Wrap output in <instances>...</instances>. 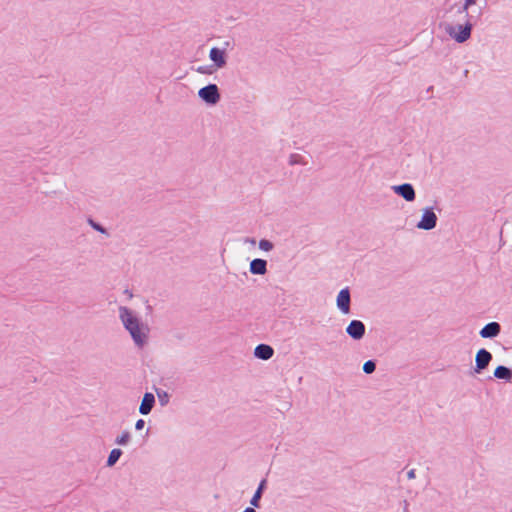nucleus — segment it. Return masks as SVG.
<instances>
[{
    "label": "nucleus",
    "mask_w": 512,
    "mask_h": 512,
    "mask_svg": "<svg viewBox=\"0 0 512 512\" xmlns=\"http://www.w3.org/2000/svg\"><path fill=\"white\" fill-rule=\"evenodd\" d=\"M119 319L130 334L134 344L142 348L148 341L149 327L141 321L137 314L126 306L118 308Z\"/></svg>",
    "instance_id": "obj_1"
},
{
    "label": "nucleus",
    "mask_w": 512,
    "mask_h": 512,
    "mask_svg": "<svg viewBox=\"0 0 512 512\" xmlns=\"http://www.w3.org/2000/svg\"><path fill=\"white\" fill-rule=\"evenodd\" d=\"M462 24L449 23L445 26V32L457 43H464L471 37L473 25L469 18Z\"/></svg>",
    "instance_id": "obj_2"
},
{
    "label": "nucleus",
    "mask_w": 512,
    "mask_h": 512,
    "mask_svg": "<svg viewBox=\"0 0 512 512\" xmlns=\"http://www.w3.org/2000/svg\"><path fill=\"white\" fill-rule=\"evenodd\" d=\"M438 217L434 212L433 207H425L422 209L421 219L417 223L416 227L421 230H432L437 225Z\"/></svg>",
    "instance_id": "obj_3"
},
{
    "label": "nucleus",
    "mask_w": 512,
    "mask_h": 512,
    "mask_svg": "<svg viewBox=\"0 0 512 512\" xmlns=\"http://www.w3.org/2000/svg\"><path fill=\"white\" fill-rule=\"evenodd\" d=\"M198 96L209 105H215L220 100V93L216 84H209L201 88L198 91Z\"/></svg>",
    "instance_id": "obj_4"
},
{
    "label": "nucleus",
    "mask_w": 512,
    "mask_h": 512,
    "mask_svg": "<svg viewBox=\"0 0 512 512\" xmlns=\"http://www.w3.org/2000/svg\"><path fill=\"white\" fill-rule=\"evenodd\" d=\"M393 192L397 194L398 196L402 197L407 202H412L416 198V192L412 184L410 183H403L400 185H393L391 187Z\"/></svg>",
    "instance_id": "obj_5"
},
{
    "label": "nucleus",
    "mask_w": 512,
    "mask_h": 512,
    "mask_svg": "<svg viewBox=\"0 0 512 512\" xmlns=\"http://www.w3.org/2000/svg\"><path fill=\"white\" fill-rule=\"evenodd\" d=\"M209 59L213 62L215 69H221L226 66V48L212 47L209 52Z\"/></svg>",
    "instance_id": "obj_6"
},
{
    "label": "nucleus",
    "mask_w": 512,
    "mask_h": 512,
    "mask_svg": "<svg viewBox=\"0 0 512 512\" xmlns=\"http://www.w3.org/2000/svg\"><path fill=\"white\" fill-rule=\"evenodd\" d=\"M491 360L492 354L488 350L484 348L478 350L475 356V372L480 373L481 371L486 369Z\"/></svg>",
    "instance_id": "obj_7"
},
{
    "label": "nucleus",
    "mask_w": 512,
    "mask_h": 512,
    "mask_svg": "<svg viewBox=\"0 0 512 512\" xmlns=\"http://www.w3.org/2000/svg\"><path fill=\"white\" fill-rule=\"evenodd\" d=\"M366 327L360 320H352L346 327V333L353 340H361L365 335Z\"/></svg>",
    "instance_id": "obj_8"
},
{
    "label": "nucleus",
    "mask_w": 512,
    "mask_h": 512,
    "mask_svg": "<svg viewBox=\"0 0 512 512\" xmlns=\"http://www.w3.org/2000/svg\"><path fill=\"white\" fill-rule=\"evenodd\" d=\"M351 296L349 288L341 289L337 295L336 305L343 314L350 313Z\"/></svg>",
    "instance_id": "obj_9"
},
{
    "label": "nucleus",
    "mask_w": 512,
    "mask_h": 512,
    "mask_svg": "<svg viewBox=\"0 0 512 512\" xmlns=\"http://www.w3.org/2000/svg\"><path fill=\"white\" fill-rule=\"evenodd\" d=\"M501 332V325L498 322H489L479 332L480 337L484 339H492L497 337Z\"/></svg>",
    "instance_id": "obj_10"
},
{
    "label": "nucleus",
    "mask_w": 512,
    "mask_h": 512,
    "mask_svg": "<svg viewBox=\"0 0 512 512\" xmlns=\"http://www.w3.org/2000/svg\"><path fill=\"white\" fill-rule=\"evenodd\" d=\"M154 405H155L154 395L149 392L145 393L142 398L140 407H139V413L142 415H148L152 411Z\"/></svg>",
    "instance_id": "obj_11"
},
{
    "label": "nucleus",
    "mask_w": 512,
    "mask_h": 512,
    "mask_svg": "<svg viewBox=\"0 0 512 512\" xmlns=\"http://www.w3.org/2000/svg\"><path fill=\"white\" fill-rule=\"evenodd\" d=\"M478 0H464L463 4H454L450 8V12L455 10V14L462 16L463 19L469 18L468 9L470 6L475 5Z\"/></svg>",
    "instance_id": "obj_12"
},
{
    "label": "nucleus",
    "mask_w": 512,
    "mask_h": 512,
    "mask_svg": "<svg viewBox=\"0 0 512 512\" xmlns=\"http://www.w3.org/2000/svg\"><path fill=\"white\" fill-rule=\"evenodd\" d=\"M249 270L255 275H264L267 272V261L256 258L250 262Z\"/></svg>",
    "instance_id": "obj_13"
},
{
    "label": "nucleus",
    "mask_w": 512,
    "mask_h": 512,
    "mask_svg": "<svg viewBox=\"0 0 512 512\" xmlns=\"http://www.w3.org/2000/svg\"><path fill=\"white\" fill-rule=\"evenodd\" d=\"M274 354V350L271 346L266 344H259L254 350V355L262 360L270 359Z\"/></svg>",
    "instance_id": "obj_14"
},
{
    "label": "nucleus",
    "mask_w": 512,
    "mask_h": 512,
    "mask_svg": "<svg viewBox=\"0 0 512 512\" xmlns=\"http://www.w3.org/2000/svg\"><path fill=\"white\" fill-rule=\"evenodd\" d=\"M266 485H267V480L266 479H262L254 493V495L252 496V498L250 499V504L251 506L255 507V508H258L260 506V499L262 497V494L266 488Z\"/></svg>",
    "instance_id": "obj_15"
},
{
    "label": "nucleus",
    "mask_w": 512,
    "mask_h": 512,
    "mask_svg": "<svg viewBox=\"0 0 512 512\" xmlns=\"http://www.w3.org/2000/svg\"><path fill=\"white\" fill-rule=\"evenodd\" d=\"M494 377L509 381L512 377V371L508 367L500 365L494 370Z\"/></svg>",
    "instance_id": "obj_16"
},
{
    "label": "nucleus",
    "mask_w": 512,
    "mask_h": 512,
    "mask_svg": "<svg viewBox=\"0 0 512 512\" xmlns=\"http://www.w3.org/2000/svg\"><path fill=\"white\" fill-rule=\"evenodd\" d=\"M122 455V450L119 449V448H114L111 450L109 456H108V459H107V466L108 467H112L114 466L117 461L119 460V458L121 457Z\"/></svg>",
    "instance_id": "obj_17"
},
{
    "label": "nucleus",
    "mask_w": 512,
    "mask_h": 512,
    "mask_svg": "<svg viewBox=\"0 0 512 512\" xmlns=\"http://www.w3.org/2000/svg\"><path fill=\"white\" fill-rule=\"evenodd\" d=\"M131 439V434L129 431H123L121 435L117 436L115 439V443L120 446H125Z\"/></svg>",
    "instance_id": "obj_18"
},
{
    "label": "nucleus",
    "mask_w": 512,
    "mask_h": 512,
    "mask_svg": "<svg viewBox=\"0 0 512 512\" xmlns=\"http://www.w3.org/2000/svg\"><path fill=\"white\" fill-rule=\"evenodd\" d=\"M363 372L366 374H372L376 369V363L373 360H368L363 364Z\"/></svg>",
    "instance_id": "obj_19"
},
{
    "label": "nucleus",
    "mask_w": 512,
    "mask_h": 512,
    "mask_svg": "<svg viewBox=\"0 0 512 512\" xmlns=\"http://www.w3.org/2000/svg\"><path fill=\"white\" fill-rule=\"evenodd\" d=\"M274 245L271 241L267 240V239H261L259 241V249L265 251V252H269L273 249Z\"/></svg>",
    "instance_id": "obj_20"
},
{
    "label": "nucleus",
    "mask_w": 512,
    "mask_h": 512,
    "mask_svg": "<svg viewBox=\"0 0 512 512\" xmlns=\"http://www.w3.org/2000/svg\"><path fill=\"white\" fill-rule=\"evenodd\" d=\"M88 223L89 225L96 231L102 233V234H107V230L102 226L100 225L99 223L95 222L94 220L92 219H89L88 220Z\"/></svg>",
    "instance_id": "obj_21"
},
{
    "label": "nucleus",
    "mask_w": 512,
    "mask_h": 512,
    "mask_svg": "<svg viewBox=\"0 0 512 512\" xmlns=\"http://www.w3.org/2000/svg\"><path fill=\"white\" fill-rule=\"evenodd\" d=\"M216 69L213 66H199L197 72L201 74H212Z\"/></svg>",
    "instance_id": "obj_22"
},
{
    "label": "nucleus",
    "mask_w": 512,
    "mask_h": 512,
    "mask_svg": "<svg viewBox=\"0 0 512 512\" xmlns=\"http://www.w3.org/2000/svg\"><path fill=\"white\" fill-rule=\"evenodd\" d=\"M161 405H165L168 401V394L165 391L157 393Z\"/></svg>",
    "instance_id": "obj_23"
},
{
    "label": "nucleus",
    "mask_w": 512,
    "mask_h": 512,
    "mask_svg": "<svg viewBox=\"0 0 512 512\" xmlns=\"http://www.w3.org/2000/svg\"><path fill=\"white\" fill-rule=\"evenodd\" d=\"M144 426H145V421L143 419H139L135 423V429L138 431L142 430L144 428Z\"/></svg>",
    "instance_id": "obj_24"
},
{
    "label": "nucleus",
    "mask_w": 512,
    "mask_h": 512,
    "mask_svg": "<svg viewBox=\"0 0 512 512\" xmlns=\"http://www.w3.org/2000/svg\"><path fill=\"white\" fill-rule=\"evenodd\" d=\"M408 479H414L416 477V471L415 469H411L407 472Z\"/></svg>",
    "instance_id": "obj_25"
},
{
    "label": "nucleus",
    "mask_w": 512,
    "mask_h": 512,
    "mask_svg": "<svg viewBox=\"0 0 512 512\" xmlns=\"http://www.w3.org/2000/svg\"><path fill=\"white\" fill-rule=\"evenodd\" d=\"M298 158H300V156H299V155H297V154L291 155V157H290V163H291V164L298 163Z\"/></svg>",
    "instance_id": "obj_26"
},
{
    "label": "nucleus",
    "mask_w": 512,
    "mask_h": 512,
    "mask_svg": "<svg viewBox=\"0 0 512 512\" xmlns=\"http://www.w3.org/2000/svg\"><path fill=\"white\" fill-rule=\"evenodd\" d=\"M246 242H249V244L254 245L256 241H255V239H254V238H248V239L246 240Z\"/></svg>",
    "instance_id": "obj_27"
}]
</instances>
